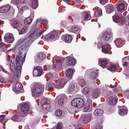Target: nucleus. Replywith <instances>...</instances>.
<instances>
[{"mask_svg":"<svg viewBox=\"0 0 129 129\" xmlns=\"http://www.w3.org/2000/svg\"><path fill=\"white\" fill-rule=\"evenodd\" d=\"M25 49L21 48L19 54L20 57L17 56L16 58V67H15L14 64L11 63L9 64L10 69L11 70H15L14 76L16 79H18L21 73V67L23 63L24 62L26 54L25 52Z\"/></svg>","mask_w":129,"mask_h":129,"instance_id":"obj_1","label":"nucleus"},{"mask_svg":"<svg viewBox=\"0 0 129 129\" xmlns=\"http://www.w3.org/2000/svg\"><path fill=\"white\" fill-rule=\"evenodd\" d=\"M67 82L66 80L63 78L60 79L59 82L55 84V81H50L46 85V89L50 91H52L54 89L55 87L58 89L62 88L64 86Z\"/></svg>","mask_w":129,"mask_h":129,"instance_id":"obj_2","label":"nucleus"},{"mask_svg":"<svg viewBox=\"0 0 129 129\" xmlns=\"http://www.w3.org/2000/svg\"><path fill=\"white\" fill-rule=\"evenodd\" d=\"M37 23L36 22L34 23V26L27 35L29 38L33 37L34 40L37 39L44 32L40 30L39 26L37 25Z\"/></svg>","mask_w":129,"mask_h":129,"instance_id":"obj_3","label":"nucleus"},{"mask_svg":"<svg viewBox=\"0 0 129 129\" xmlns=\"http://www.w3.org/2000/svg\"><path fill=\"white\" fill-rule=\"evenodd\" d=\"M29 106L26 103H21L17 106L18 111H21V112L20 114V116L22 117H25L29 112Z\"/></svg>","mask_w":129,"mask_h":129,"instance_id":"obj_4","label":"nucleus"},{"mask_svg":"<svg viewBox=\"0 0 129 129\" xmlns=\"http://www.w3.org/2000/svg\"><path fill=\"white\" fill-rule=\"evenodd\" d=\"M44 85H41L39 84H35V86L33 88H31L32 91V95L36 97H38L41 93L43 90H44Z\"/></svg>","mask_w":129,"mask_h":129,"instance_id":"obj_5","label":"nucleus"},{"mask_svg":"<svg viewBox=\"0 0 129 129\" xmlns=\"http://www.w3.org/2000/svg\"><path fill=\"white\" fill-rule=\"evenodd\" d=\"M71 103L73 106L78 108H81L84 107L85 103L83 99L80 98H78L72 100Z\"/></svg>","mask_w":129,"mask_h":129,"instance_id":"obj_6","label":"nucleus"},{"mask_svg":"<svg viewBox=\"0 0 129 129\" xmlns=\"http://www.w3.org/2000/svg\"><path fill=\"white\" fill-rule=\"evenodd\" d=\"M98 48L99 49L102 48V52L105 54H108L109 53L111 49L110 45L109 44H104L103 43L99 42L97 44Z\"/></svg>","mask_w":129,"mask_h":129,"instance_id":"obj_7","label":"nucleus"},{"mask_svg":"<svg viewBox=\"0 0 129 129\" xmlns=\"http://www.w3.org/2000/svg\"><path fill=\"white\" fill-rule=\"evenodd\" d=\"M112 36V34L111 33L107 31H104L101 38L102 42L105 43L110 42L111 40Z\"/></svg>","mask_w":129,"mask_h":129,"instance_id":"obj_8","label":"nucleus"},{"mask_svg":"<svg viewBox=\"0 0 129 129\" xmlns=\"http://www.w3.org/2000/svg\"><path fill=\"white\" fill-rule=\"evenodd\" d=\"M99 71L98 70L94 71L93 69H89L85 71V73L86 74H88L90 73V78L91 79L94 80L98 76Z\"/></svg>","mask_w":129,"mask_h":129,"instance_id":"obj_9","label":"nucleus"},{"mask_svg":"<svg viewBox=\"0 0 129 129\" xmlns=\"http://www.w3.org/2000/svg\"><path fill=\"white\" fill-rule=\"evenodd\" d=\"M91 117V115L90 114L82 115L79 120V122L83 123H87L90 121Z\"/></svg>","mask_w":129,"mask_h":129,"instance_id":"obj_10","label":"nucleus"},{"mask_svg":"<svg viewBox=\"0 0 129 129\" xmlns=\"http://www.w3.org/2000/svg\"><path fill=\"white\" fill-rule=\"evenodd\" d=\"M99 94V91L98 89H96L91 91V93L89 95L87 96V99H94L97 98Z\"/></svg>","mask_w":129,"mask_h":129,"instance_id":"obj_11","label":"nucleus"},{"mask_svg":"<svg viewBox=\"0 0 129 129\" xmlns=\"http://www.w3.org/2000/svg\"><path fill=\"white\" fill-rule=\"evenodd\" d=\"M46 56L45 54L43 52H41L35 57V60L36 63H39L41 62L45 58Z\"/></svg>","mask_w":129,"mask_h":129,"instance_id":"obj_12","label":"nucleus"},{"mask_svg":"<svg viewBox=\"0 0 129 129\" xmlns=\"http://www.w3.org/2000/svg\"><path fill=\"white\" fill-rule=\"evenodd\" d=\"M92 108V101L90 99H87V102L84 108L85 112L90 111Z\"/></svg>","mask_w":129,"mask_h":129,"instance_id":"obj_13","label":"nucleus"},{"mask_svg":"<svg viewBox=\"0 0 129 129\" xmlns=\"http://www.w3.org/2000/svg\"><path fill=\"white\" fill-rule=\"evenodd\" d=\"M59 37V35L57 32L53 31L47 36V41H50L54 39H58Z\"/></svg>","mask_w":129,"mask_h":129,"instance_id":"obj_14","label":"nucleus"},{"mask_svg":"<svg viewBox=\"0 0 129 129\" xmlns=\"http://www.w3.org/2000/svg\"><path fill=\"white\" fill-rule=\"evenodd\" d=\"M43 71L41 67L38 66L34 68L33 71L34 77L40 76L42 74Z\"/></svg>","mask_w":129,"mask_h":129,"instance_id":"obj_15","label":"nucleus"},{"mask_svg":"<svg viewBox=\"0 0 129 129\" xmlns=\"http://www.w3.org/2000/svg\"><path fill=\"white\" fill-rule=\"evenodd\" d=\"M79 88V86L78 87L77 85L75 84H73L69 86V91L71 93H75L78 91Z\"/></svg>","mask_w":129,"mask_h":129,"instance_id":"obj_16","label":"nucleus"},{"mask_svg":"<svg viewBox=\"0 0 129 129\" xmlns=\"http://www.w3.org/2000/svg\"><path fill=\"white\" fill-rule=\"evenodd\" d=\"M127 108L124 106H120L118 113L121 116H123L127 114Z\"/></svg>","mask_w":129,"mask_h":129,"instance_id":"obj_17","label":"nucleus"},{"mask_svg":"<svg viewBox=\"0 0 129 129\" xmlns=\"http://www.w3.org/2000/svg\"><path fill=\"white\" fill-rule=\"evenodd\" d=\"M81 29V28L80 27L74 25L72 27L69 28L68 30L69 31L71 32H73L77 34L79 33Z\"/></svg>","mask_w":129,"mask_h":129,"instance_id":"obj_18","label":"nucleus"},{"mask_svg":"<svg viewBox=\"0 0 129 129\" xmlns=\"http://www.w3.org/2000/svg\"><path fill=\"white\" fill-rule=\"evenodd\" d=\"M4 40L10 43L12 42L14 40L13 36L11 33H8L6 34L4 38Z\"/></svg>","mask_w":129,"mask_h":129,"instance_id":"obj_19","label":"nucleus"},{"mask_svg":"<svg viewBox=\"0 0 129 129\" xmlns=\"http://www.w3.org/2000/svg\"><path fill=\"white\" fill-rule=\"evenodd\" d=\"M109 63V61L106 60H102L99 62L98 64L103 68H107V69Z\"/></svg>","mask_w":129,"mask_h":129,"instance_id":"obj_20","label":"nucleus"},{"mask_svg":"<svg viewBox=\"0 0 129 129\" xmlns=\"http://www.w3.org/2000/svg\"><path fill=\"white\" fill-rule=\"evenodd\" d=\"M61 39L62 40L67 43H70L72 41L73 38L72 36L69 35H63Z\"/></svg>","mask_w":129,"mask_h":129,"instance_id":"obj_21","label":"nucleus"},{"mask_svg":"<svg viewBox=\"0 0 129 129\" xmlns=\"http://www.w3.org/2000/svg\"><path fill=\"white\" fill-rule=\"evenodd\" d=\"M114 42L117 47L118 48L122 46L125 43L124 41L120 38L116 39Z\"/></svg>","mask_w":129,"mask_h":129,"instance_id":"obj_22","label":"nucleus"},{"mask_svg":"<svg viewBox=\"0 0 129 129\" xmlns=\"http://www.w3.org/2000/svg\"><path fill=\"white\" fill-rule=\"evenodd\" d=\"M113 19L114 22L116 23H119L121 22V24H122L124 19L121 18L118 16L114 15L112 17Z\"/></svg>","mask_w":129,"mask_h":129,"instance_id":"obj_23","label":"nucleus"},{"mask_svg":"<svg viewBox=\"0 0 129 129\" xmlns=\"http://www.w3.org/2000/svg\"><path fill=\"white\" fill-rule=\"evenodd\" d=\"M123 65L124 68H129V58L125 57L122 59Z\"/></svg>","mask_w":129,"mask_h":129,"instance_id":"obj_24","label":"nucleus"},{"mask_svg":"<svg viewBox=\"0 0 129 129\" xmlns=\"http://www.w3.org/2000/svg\"><path fill=\"white\" fill-rule=\"evenodd\" d=\"M27 29V28L25 26H23L22 25L20 26V27L18 29L19 32V35L23 34L25 33Z\"/></svg>","mask_w":129,"mask_h":129,"instance_id":"obj_25","label":"nucleus"},{"mask_svg":"<svg viewBox=\"0 0 129 129\" xmlns=\"http://www.w3.org/2000/svg\"><path fill=\"white\" fill-rule=\"evenodd\" d=\"M66 59L68 60L69 65H74L76 63V61L73 57L68 56L66 57Z\"/></svg>","mask_w":129,"mask_h":129,"instance_id":"obj_26","label":"nucleus"},{"mask_svg":"<svg viewBox=\"0 0 129 129\" xmlns=\"http://www.w3.org/2000/svg\"><path fill=\"white\" fill-rule=\"evenodd\" d=\"M91 91V88L88 87H85L83 89L82 92L83 94H86L87 96L89 94H90Z\"/></svg>","mask_w":129,"mask_h":129,"instance_id":"obj_27","label":"nucleus"},{"mask_svg":"<svg viewBox=\"0 0 129 129\" xmlns=\"http://www.w3.org/2000/svg\"><path fill=\"white\" fill-rule=\"evenodd\" d=\"M114 7L111 4L107 5L106 8V12L107 13L110 14L113 11Z\"/></svg>","mask_w":129,"mask_h":129,"instance_id":"obj_28","label":"nucleus"},{"mask_svg":"<svg viewBox=\"0 0 129 129\" xmlns=\"http://www.w3.org/2000/svg\"><path fill=\"white\" fill-rule=\"evenodd\" d=\"M22 83L20 82L16 83L15 85V92H19L21 90L22 88Z\"/></svg>","mask_w":129,"mask_h":129,"instance_id":"obj_29","label":"nucleus"},{"mask_svg":"<svg viewBox=\"0 0 129 129\" xmlns=\"http://www.w3.org/2000/svg\"><path fill=\"white\" fill-rule=\"evenodd\" d=\"M55 101H58V104L60 106L63 105L64 102V99L61 95L57 96L56 99Z\"/></svg>","mask_w":129,"mask_h":129,"instance_id":"obj_30","label":"nucleus"},{"mask_svg":"<svg viewBox=\"0 0 129 129\" xmlns=\"http://www.w3.org/2000/svg\"><path fill=\"white\" fill-rule=\"evenodd\" d=\"M74 70L75 71L74 69H69L67 70L66 71V75L68 78H70L72 77L74 72Z\"/></svg>","mask_w":129,"mask_h":129,"instance_id":"obj_31","label":"nucleus"},{"mask_svg":"<svg viewBox=\"0 0 129 129\" xmlns=\"http://www.w3.org/2000/svg\"><path fill=\"white\" fill-rule=\"evenodd\" d=\"M24 40V39L23 38H21L18 41V43L16 45L15 47V49H18L22 47L23 46V44L22 43L23 42Z\"/></svg>","mask_w":129,"mask_h":129,"instance_id":"obj_32","label":"nucleus"},{"mask_svg":"<svg viewBox=\"0 0 129 129\" xmlns=\"http://www.w3.org/2000/svg\"><path fill=\"white\" fill-rule=\"evenodd\" d=\"M103 113V110L101 109H96L94 112V114L96 116L101 115Z\"/></svg>","mask_w":129,"mask_h":129,"instance_id":"obj_33","label":"nucleus"},{"mask_svg":"<svg viewBox=\"0 0 129 129\" xmlns=\"http://www.w3.org/2000/svg\"><path fill=\"white\" fill-rule=\"evenodd\" d=\"M117 68V66L113 64L111 65L110 67L108 66L107 69L112 72H115Z\"/></svg>","mask_w":129,"mask_h":129,"instance_id":"obj_34","label":"nucleus"},{"mask_svg":"<svg viewBox=\"0 0 129 129\" xmlns=\"http://www.w3.org/2000/svg\"><path fill=\"white\" fill-rule=\"evenodd\" d=\"M41 103L42 105H47L50 104V101L47 98H44L41 100Z\"/></svg>","mask_w":129,"mask_h":129,"instance_id":"obj_35","label":"nucleus"},{"mask_svg":"<svg viewBox=\"0 0 129 129\" xmlns=\"http://www.w3.org/2000/svg\"><path fill=\"white\" fill-rule=\"evenodd\" d=\"M81 14L82 15V18L86 20H88L89 19V14L87 12H83L81 13Z\"/></svg>","mask_w":129,"mask_h":129,"instance_id":"obj_36","label":"nucleus"},{"mask_svg":"<svg viewBox=\"0 0 129 129\" xmlns=\"http://www.w3.org/2000/svg\"><path fill=\"white\" fill-rule=\"evenodd\" d=\"M97 122L99 124L97 125L96 127L92 128V129H101L102 128V126L101 124L103 122L102 120L99 119L98 120Z\"/></svg>","mask_w":129,"mask_h":129,"instance_id":"obj_37","label":"nucleus"},{"mask_svg":"<svg viewBox=\"0 0 129 129\" xmlns=\"http://www.w3.org/2000/svg\"><path fill=\"white\" fill-rule=\"evenodd\" d=\"M118 10L120 12L124 10V5L123 3L119 4L117 5Z\"/></svg>","mask_w":129,"mask_h":129,"instance_id":"obj_38","label":"nucleus"},{"mask_svg":"<svg viewBox=\"0 0 129 129\" xmlns=\"http://www.w3.org/2000/svg\"><path fill=\"white\" fill-rule=\"evenodd\" d=\"M11 25L14 28L16 29L19 26V22L17 21H13L11 22Z\"/></svg>","mask_w":129,"mask_h":129,"instance_id":"obj_39","label":"nucleus"},{"mask_svg":"<svg viewBox=\"0 0 129 129\" xmlns=\"http://www.w3.org/2000/svg\"><path fill=\"white\" fill-rule=\"evenodd\" d=\"M32 21V18L30 17L26 18L24 21V23L25 24L30 25Z\"/></svg>","mask_w":129,"mask_h":129,"instance_id":"obj_40","label":"nucleus"},{"mask_svg":"<svg viewBox=\"0 0 129 129\" xmlns=\"http://www.w3.org/2000/svg\"><path fill=\"white\" fill-rule=\"evenodd\" d=\"M94 16L96 17H98L99 16H101L102 15V12L101 10L99 9L95 11L94 12Z\"/></svg>","mask_w":129,"mask_h":129,"instance_id":"obj_41","label":"nucleus"},{"mask_svg":"<svg viewBox=\"0 0 129 129\" xmlns=\"http://www.w3.org/2000/svg\"><path fill=\"white\" fill-rule=\"evenodd\" d=\"M60 63H57L56 64H53V69H55V71H58L61 68Z\"/></svg>","mask_w":129,"mask_h":129,"instance_id":"obj_42","label":"nucleus"},{"mask_svg":"<svg viewBox=\"0 0 129 129\" xmlns=\"http://www.w3.org/2000/svg\"><path fill=\"white\" fill-rule=\"evenodd\" d=\"M32 8L35 9L38 6V3L37 0H32Z\"/></svg>","mask_w":129,"mask_h":129,"instance_id":"obj_43","label":"nucleus"},{"mask_svg":"<svg viewBox=\"0 0 129 129\" xmlns=\"http://www.w3.org/2000/svg\"><path fill=\"white\" fill-rule=\"evenodd\" d=\"M118 99L115 98H113L109 102V104L112 105H115L117 103Z\"/></svg>","mask_w":129,"mask_h":129,"instance_id":"obj_44","label":"nucleus"},{"mask_svg":"<svg viewBox=\"0 0 129 129\" xmlns=\"http://www.w3.org/2000/svg\"><path fill=\"white\" fill-rule=\"evenodd\" d=\"M27 37L29 38L28 36ZM31 37L30 38H31ZM32 38L31 39H30V38H28V39L27 40V42L26 43L25 45V46H29L30 44H31V43L32 42L35 40H34L33 38V37H32Z\"/></svg>","mask_w":129,"mask_h":129,"instance_id":"obj_45","label":"nucleus"},{"mask_svg":"<svg viewBox=\"0 0 129 129\" xmlns=\"http://www.w3.org/2000/svg\"><path fill=\"white\" fill-rule=\"evenodd\" d=\"M54 60H55L57 63H60L61 58L56 55L54 56L53 58Z\"/></svg>","mask_w":129,"mask_h":129,"instance_id":"obj_46","label":"nucleus"},{"mask_svg":"<svg viewBox=\"0 0 129 129\" xmlns=\"http://www.w3.org/2000/svg\"><path fill=\"white\" fill-rule=\"evenodd\" d=\"M62 127V124L61 122H58L56 127H53L52 129H61Z\"/></svg>","mask_w":129,"mask_h":129,"instance_id":"obj_47","label":"nucleus"},{"mask_svg":"<svg viewBox=\"0 0 129 129\" xmlns=\"http://www.w3.org/2000/svg\"><path fill=\"white\" fill-rule=\"evenodd\" d=\"M62 114V111L60 110H56L55 114L56 116L60 117L61 116Z\"/></svg>","mask_w":129,"mask_h":129,"instance_id":"obj_48","label":"nucleus"},{"mask_svg":"<svg viewBox=\"0 0 129 129\" xmlns=\"http://www.w3.org/2000/svg\"><path fill=\"white\" fill-rule=\"evenodd\" d=\"M4 13H5L8 12L9 10L11 8V6L9 4H7L4 6Z\"/></svg>","mask_w":129,"mask_h":129,"instance_id":"obj_49","label":"nucleus"},{"mask_svg":"<svg viewBox=\"0 0 129 129\" xmlns=\"http://www.w3.org/2000/svg\"><path fill=\"white\" fill-rule=\"evenodd\" d=\"M19 116H18L15 115L12 117V120L13 121H19L20 120L19 119Z\"/></svg>","mask_w":129,"mask_h":129,"instance_id":"obj_50","label":"nucleus"},{"mask_svg":"<svg viewBox=\"0 0 129 129\" xmlns=\"http://www.w3.org/2000/svg\"><path fill=\"white\" fill-rule=\"evenodd\" d=\"M78 83L80 85H81V87H82L83 86H84L85 84V82L83 79H80L79 80Z\"/></svg>","mask_w":129,"mask_h":129,"instance_id":"obj_51","label":"nucleus"},{"mask_svg":"<svg viewBox=\"0 0 129 129\" xmlns=\"http://www.w3.org/2000/svg\"><path fill=\"white\" fill-rule=\"evenodd\" d=\"M28 7L27 6H25L21 8L19 11L20 13L22 14V12L23 11V10H28Z\"/></svg>","mask_w":129,"mask_h":129,"instance_id":"obj_52","label":"nucleus"},{"mask_svg":"<svg viewBox=\"0 0 129 129\" xmlns=\"http://www.w3.org/2000/svg\"><path fill=\"white\" fill-rule=\"evenodd\" d=\"M7 65H9V64L11 63H12V60L10 58H9V55H7Z\"/></svg>","mask_w":129,"mask_h":129,"instance_id":"obj_53","label":"nucleus"},{"mask_svg":"<svg viewBox=\"0 0 129 129\" xmlns=\"http://www.w3.org/2000/svg\"><path fill=\"white\" fill-rule=\"evenodd\" d=\"M42 105V108L44 110H47V109L48 110V109H47V107L48 108H49V105L47 106V105Z\"/></svg>","mask_w":129,"mask_h":129,"instance_id":"obj_54","label":"nucleus"},{"mask_svg":"<svg viewBox=\"0 0 129 129\" xmlns=\"http://www.w3.org/2000/svg\"><path fill=\"white\" fill-rule=\"evenodd\" d=\"M47 77L48 78H49V80H52L53 77V75L52 74L50 73L48 74L47 75Z\"/></svg>","mask_w":129,"mask_h":129,"instance_id":"obj_55","label":"nucleus"},{"mask_svg":"<svg viewBox=\"0 0 129 129\" xmlns=\"http://www.w3.org/2000/svg\"><path fill=\"white\" fill-rule=\"evenodd\" d=\"M125 94L126 96L129 99V89L125 91Z\"/></svg>","mask_w":129,"mask_h":129,"instance_id":"obj_56","label":"nucleus"},{"mask_svg":"<svg viewBox=\"0 0 129 129\" xmlns=\"http://www.w3.org/2000/svg\"><path fill=\"white\" fill-rule=\"evenodd\" d=\"M48 21L46 19L43 20L41 22V24H44L47 23Z\"/></svg>","mask_w":129,"mask_h":129,"instance_id":"obj_57","label":"nucleus"},{"mask_svg":"<svg viewBox=\"0 0 129 129\" xmlns=\"http://www.w3.org/2000/svg\"><path fill=\"white\" fill-rule=\"evenodd\" d=\"M100 3L102 4H105L107 3L106 0H100Z\"/></svg>","mask_w":129,"mask_h":129,"instance_id":"obj_58","label":"nucleus"},{"mask_svg":"<svg viewBox=\"0 0 129 129\" xmlns=\"http://www.w3.org/2000/svg\"><path fill=\"white\" fill-rule=\"evenodd\" d=\"M4 7L3 6L0 7V13H4Z\"/></svg>","mask_w":129,"mask_h":129,"instance_id":"obj_59","label":"nucleus"},{"mask_svg":"<svg viewBox=\"0 0 129 129\" xmlns=\"http://www.w3.org/2000/svg\"><path fill=\"white\" fill-rule=\"evenodd\" d=\"M1 70L3 71V72H4L5 73L8 74H9V72L7 71L3 67H2V68Z\"/></svg>","mask_w":129,"mask_h":129,"instance_id":"obj_60","label":"nucleus"},{"mask_svg":"<svg viewBox=\"0 0 129 129\" xmlns=\"http://www.w3.org/2000/svg\"><path fill=\"white\" fill-rule=\"evenodd\" d=\"M5 117V115L3 114L0 115V121H1Z\"/></svg>","mask_w":129,"mask_h":129,"instance_id":"obj_61","label":"nucleus"},{"mask_svg":"<svg viewBox=\"0 0 129 129\" xmlns=\"http://www.w3.org/2000/svg\"><path fill=\"white\" fill-rule=\"evenodd\" d=\"M27 0H20V3L21 4H23L26 2Z\"/></svg>","mask_w":129,"mask_h":129,"instance_id":"obj_62","label":"nucleus"},{"mask_svg":"<svg viewBox=\"0 0 129 129\" xmlns=\"http://www.w3.org/2000/svg\"><path fill=\"white\" fill-rule=\"evenodd\" d=\"M125 31H124V34H126V33H128V29L126 28H125Z\"/></svg>","mask_w":129,"mask_h":129,"instance_id":"obj_63","label":"nucleus"},{"mask_svg":"<svg viewBox=\"0 0 129 129\" xmlns=\"http://www.w3.org/2000/svg\"><path fill=\"white\" fill-rule=\"evenodd\" d=\"M4 78V77H2L1 76H0V82H2Z\"/></svg>","mask_w":129,"mask_h":129,"instance_id":"obj_64","label":"nucleus"}]
</instances>
